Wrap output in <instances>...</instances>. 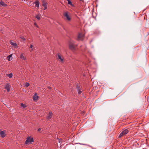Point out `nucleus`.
I'll return each mask as SVG.
<instances>
[{
	"label": "nucleus",
	"instance_id": "24",
	"mask_svg": "<svg viewBox=\"0 0 149 149\" xmlns=\"http://www.w3.org/2000/svg\"><path fill=\"white\" fill-rule=\"evenodd\" d=\"M57 139L58 140V142L59 143H61V142H62V141H61V139H59V138H57Z\"/></svg>",
	"mask_w": 149,
	"mask_h": 149
},
{
	"label": "nucleus",
	"instance_id": "11",
	"mask_svg": "<svg viewBox=\"0 0 149 149\" xmlns=\"http://www.w3.org/2000/svg\"><path fill=\"white\" fill-rule=\"evenodd\" d=\"M38 99V96L37 95V93H35L33 97V99L34 100L37 101Z\"/></svg>",
	"mask_w": 149,
	"mask_h": 149
},
{
	"label": "nucleus",
	"instance_id": "14",
	"mask_svg": "<svg viewBox=\"0 0 149 149\" xmlns=\"http://www.w3.org/2000/svg\"><path fill=\"white\" fill-rule=\"evenodd\" d=\"M58 59L61 60L62 62H63V58L61 57V56L59 54H58Z\"/></svg>",
	"mask_w": 149,
	"mask_h": 149
},
{
	"label": "nucleus",
	"instance_id": "7",
	"mask_svg": "<svg viewBox=\"0 0 149 149\" xmlns=\"http://www.w3.org/2000/svg\"><path fill=\"white\" fill-rule=\"evenodd\" d=\"M5 133L4 131H2L0 129V136L2 138H3L6 136Z\"/></svg>",
	"mask_w": 149,
	"mask_h": 149
},
{
	"label": "nucleus",
	"instance_id": "23",
	"mask_svg": "<svg viewBox=\"0 0 149 149\" xmlns=\"http://www.w3.org/2000/svg\"><path fill=\"white\" fill-rule=\"evenodd\" d=\"M20 38L22 39L24 41H25L26 39L22 36H21Z\"/></svg>",
	"mask_w": 149,
	"mask_h": 149
},
{
	"label": "nucleus",
	"instance_id": "22",
	"mask_svg": "<svg viewBox=\"0 0 149 149\" xmlns=\"http://www.w3.org/2000/svg\"><path fill=\"white\" fill-rule=\"evenodd\" d=\"M36 18L38 19L39 20L40 19V16L39 15H38L36 16Z\"/></svg>",
	"mask_w": 149,
	"mask_h": 149
},
{
	"label": "nucleus",
	"instance_id": "16",
	"mask_svg": "<svg viewBox=\"0 0 149 149\" xmlns=\"http://www.w3.org/2000/svg\"><path fill=\"white\" fill-rule=\"evenodd\" d=\"M12 54L10 55H9L7 57V58L8 61H11L12 60Z\"/></svg>",
	"mask_w": 149,
	"mask_h": 149
},
{
	"label": "nucleus",
	"instance_id": "28",
	"mask_svg": "<svg viewBox=\"0 0 149 149\" xmlns=\"http://www.w3.org/2000/svg\"><path fill=\"white\" fill-rule=\"evenodd\" d=\"M80 1H82V0H80Z\"/></svg>",
	"mask_w": 149,
	"mask_h": 149
},
{
	"label": "nucleus",
	"instance_id": "12",
	"mask_svg": "<svg viewBox=\"0 0 149 149\" xmlns=\"http://www.w3.org/2000/svg\"><path fill=\"white\" fill-rule=\"evenodd\" d=\"M1 6L4 7H6L7 6V5L6 4L4 3L3 1H1L0 2V6Z\"/></svg>",
	"mask_w": 149,
	"mask_h": 149
},
{
	"label": "nucleus",
	"instance_id": "27",
	"mask_svg": "<svg viewBox=\"0 0 149 149\" xmlns=\"http://www.w3.org/2000/svg\"><path fill=\"white\" fill-rule=\"evenodd\" d=\"M35 25H36V23H35Z\"/></svg>",
	"mask_w": 149,
	"mask_h": 149
},
{
	"label": "nucleus",
	"instance_id": "25",
	"mask_svg": "<svg viewBox=\"0 0 149 149\" xmlns=\"http://www.w3.org/2000/svg\"><path fill=\"white\" fill-rule=\"evenodd\" d=\"M41 128H39V129H38V132H40V131H41Z\"/></svg>",
	"mask_w": 149,
	"mask_h": 149
},
{
	"label": "nucleus",
	"instance_id": "13",
	"mask_svg": "<svg viewBox=\"0 0 149 149\" xmlns=\"http://www.w3.org/2000/svg\"><path fill=\"white\" fill-rule=\"evenodd\" d=\"M34 3H35L36 4V7H39V2L38 1H37L34 3H33V4Z\"/></svg>",
	"mask_w": 149,
	"mask_h": 149
},
{
	"label": "nucleus",
	"instance_id": "2",
	"mask_svg": "<svg viewBox=\"0 0 149 149\" xmlns=\"http://www.w3.org/2000/svg\"><path fill=\"white\" fill-rule=\"evenodd\" d=\"M76 91L78 93L79 95L80 94L82 93L83 92V90L81 88V87L79 85L78 83L76 84Z\"/></svg>",
	"mask_w": 149,
	"mask_h": 149
},
{
	"label": "nucleus",
	"instance_id": "1",
	"mask_svg": "<svg viewBox=\"0 0 149 149\" xmlns=\"http://www.w3.org/2000/svg\"><path fill=\"white\" fill-rule=\"evenodd\" d=\"M34 142L33 138L31 136H28L26 138V140L25 142L26 145L31 144Z\"/></svg>",
	"mask_w": 149,
	"mask_h": 149
},
{
	"label": "nucleus",
	"instance_id": "4",
	"mask_svg": "<svg viewBox=\"0 0 149 149\" xmlns=\"http://www.w3.org/2000/svg\"><path fill=\"white\" fill-rule=\"evenodd\" d=\"M84 37V35L82 33H79L78 36L77 40L78 41H82Z\"/></svg>",
	"mask_w": 149,
	"mask_h": 149
},
{
	"label": "nucleus",
	"instance_id": "21",
	"mask_svg": "<svg viewBox=\"0 0 149 149\" xmlns=\"http://www.w3.org/2000/svg\"><path fill=\"white\" fill-rule=\"evenodd\" d=\"M21 106L23 107L24 108H25L26 107V106L25 105V104H23V103H21Z\"/></svg>",
	"mask_w": 149,
	"mask_h": 149
},
{
	"label": "nucleus",
	"instance_id": "5",
	"mask_svg": "<svg viewBox=\"0 0 149 149\" xmlns=\"http://www.w3.org/2000/svg\"><path fill=\"white\" fill-rule=\"evenodd\" d=\"M63 16L65 17V19H66L68 21H70L71 20V18L69 15L68 14V12H65L63 14Z\"/></svg>",
	"mask_w": 149,
	"mask_h": 149
},
{
	"label": "nucleus",
	"instance_id": "10",
	"mask_svg": "<svg viewBox=\"0 0 149 149\" xmlns=\"http://www.w3.org/2000/svg\"><path fill=\"white\" fill-rule=\"evenodd\" d=\"M47 3L45 1H43L42 2V6L44 7V10H45L47 8Z\"/></svg>",
	"mask_w": 149,
	"mask_h": 149
},
{
	"label": "nucleus",
	"instance_id": "8",
	"mask_svg": "<svg viewBox=\"0 0 149 149\" xmlns=\"http://www.w3.org/2000/svg\"><path fill=\"white\" fill-rule=\"evenodd\" d=\"M53 115L52 112L51 111H50L49 112V114L47 115V116L46 117V118L48 120H49L52 117Z\"/></svg>",
	"mask_w": 149,
	"mask_h": 149
},
{
	"label": "nucleus",
	"instance_id": "9",
	"mask_svg": "<svg viewBox=\"0 0 149 149\" xmlns=\"http://www.w3.org/2000/svg\"><path fill=\"white\" fill-rule=\"evenodd\" d=\"M5 89L7 90V92H9L10 90V85L9 84H7L5 87Z\"/></svg>",
	"mask_w": 149,
	"mask_h": 149
},
{
	"label": "nucleus",
	"instance_id": "20",
	"mask_svg": "<svg viewBox=\"0 0 149 149\" xmlns=\"http://www.w3.org/2000/svg\"><path fill=\"white\" fill-rule=\"evenodd\" d=\"M29 85V84L28 82H26L25 83L24 86L25 87H28Z\"/></svg>",
	"mask_w": 149,
	"mask_h": 149
},
{
	"label": "nucleus",
	"instance_id": "3",
	"mask_svg": "<svg viewBox=\"0 0 149 149\" xmlns=\"http://www.w3.org/2000/svg\"><path fill=\"white\" fill-rule=\"evenodd\" d=\"M69 49L72 50H74V42L73 40H70L69 43Z\"/></svg>",
	"mask_w": 149,
	"mask_h": 149
},
{
	"label": "nucleus",
	"instance_id": "26",
	"mask_svg": "<svg viewBox=\"0 0 149 149\" xmlns=\"http://www.w3.org/2000/svg\"><path fill=\"white\" fill-rule=\"evenodd\" d=\"M33 47V45H31L30 46V47L31 48H32Z\"/></svg>",
	"mask_w": 149,
	"mask_h": 149
},
{
	"label": "nucleus",
	"instance_id": "19",
	"mask_svg": "<svg viewBox=\"0 0 149 149\" xmlns=\"http://www.w3.org/2000/svg\"><path fill=\"white\" fill-rule=\"evenodd\" d=\"M7 75H8V77L10 78H12L13 75V74L12 73H11L9 74H7Z\"/></svg>",
	"mask_w": 149,
	"mask_h": 149
},
{
	"label": "nucleus",
	"instance_id": "15",
	"mask_svg": "<svg viewBox=\"0 0 149 149\" xmlns=\"http://www.w3.org/2000/svg\"><path fill=\"white\" fill-rule=\"evenodd\" d=\"M20 58L21 59H23V60H25L26 59V58H25L24 56H23V54L22 53H21L20 54Z\"/></svg>",
	"mask_w": 149,
	"mask_h": 149
},
{
	"label": "nucleus",
	"instance_id": "18",
	"mask_svg": "<svg viewBox=\"0 0 149 149\" xmlns=\"http://www.w3.org/2000/svg\"><path fill=\"white\" fill-rule=\"evenodd\" d=\"M10 43L14 47H16L17 45V43L15 42H10Z\"/></svg>",
	"mask_w": 149,
	"mask_h": 149
},
{
	"label": "nucleus",
	"instance_id": "6",
	"mask_svg": "<svg viewBox=\"0 0 149 149\" xmlns=\"http://www.w3.org/2000/svg\"><path fill=\"white\" fill-rule=\"evenodd\" d=\"M129 130L127 129H126L123 131L120 134L119 137H121L123 135L127 134Z\"/></svg>",
	"mask_w": 149,
	"mask_h": 149
},
{
	"label": "nucleus",
	"instance_id": "17",
	"mask_svg": "<svg viewBox=\"0 0 149 149\" xmlns=\"http://www.w3.org/2000/svg\"><path fill=\"white\" fill-rule=\"evenodd\" d=\"M68 1V4L70 5L72 7H74V4H72L70 0H67Z\"/></svg>",
	"mask_w": 149,
	"mask_h": 149
}]
</instances>
